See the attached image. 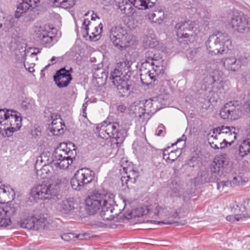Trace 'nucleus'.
Returning <instances> with one entry per match:
<instances>
[{"label": "nucleus", "instance_id": "nucleus-55", "mask_svg": "<svg viewBox=\"0 0 250 250\" xmlns=\"http://www.w3.org/2000/svg\"><path fill=\"white\" fill-rule=\"evenodd\" d=\"M241 180V177L238 176V177H234L232 180L231 181V183H232L233 185H239L240 181Z\"/></svg>", "mask_w": 250, "mask_h": 250}, {"label": "nucleus", "instance_id": "nucleus-48", "mask_svg": "<svg viewBox=\"0 0 250 250\" xmlns=\"http://www.w3.org/2000/svg\"><path fill=\"white\" fill-rule=\"evenodd\" d=\"M246 210H250V199H247L244 202L243 210H241L243 213Z\"/></svg>", "mask_w": 250, "mask_h": 250}, {"label": "nucleus", "instance_id": "nucleus-18", "mask_svg": "<svg viewBox=\"0 0 250 250\" xmlns=\"http://www.w3.org/2000/svg\"><path fill=\"white\" fill-rule=\"evenodd\" d=\"M39 1V0H28V1L22 0V2L17 6V9L15 13V18H19L23 16V14L30 8L33 9L36 7Z\"/></svg>", "mask_w": 250, "mask_h": 250}, {"label": "nucleus", "instance_id": "nucleus-10", "mask_svg": "<svg viewBox=\"0 0 250 250\" xmlns=\"http://www.w3.org/2000/svg\"><path fill=\"white\" fill-rule=\"evenodd\" d=\"M230 24L239 33H246L250 32V17L242 13L233 15Z\"/></svg>", "mask_w": 250, "mask_h": 250}, {"label": "nucleus", "instance_id": "nucleus-51", "mask_svg": "<svg viewBox=\"0 0 250 250\" xmlns=\"http://www.w3.org/2000/svg\"><path fill=\"white\" fill-rule=\"evenodd\" d=\"M168 147L167 149H165L163 152V158L166 161H170V157L169 154Z\"/></svg>", "mask_w": 250, "mask_h": 250}, {"label": "nucleus", "instance_id": "nucleus-36", "mask_svg": "<svg viewBox=\"0 0 250 250\" xmlns=\"http://www.w3.org/2000/svg\"><path fill=\"white\" fill-rule=\"evenodd\" d=\"M224 137H225V139H226L227 141H229V145L230 146L237 138V133L235 132V130H232L230 131V134L228 133Z\"/></svg>", "mask_w": 250, "mask_h": 250}, {"label": "nucleus", "instance_id": "nucleus-60", "mask_svg": "<svg viewBox=\"0 0 250 250\" xmlns=\"http://www.w3.org/2000/svg\"><path fill=\"white\" fill-rule=\"evenodd\" d=\"M24 67L26 70H27L30 72H32L34 71V69L33 66H29L27 67V64L25 63L24 64Z\"/></svg>", "mask_w": 250, "mask_h": 250}, {"label": "nucleus", "instance_id": "nucleus-49", "mask_svg": "<svg viewBox=\"0 0 250 250\" xmlns=\"http://www.w3.org/2000/svg\"><path fill=\"white\" fill-rule=\"evenodd\" d=\"M73 238L74 234L71 233H64L62 236V238L66 241H69Z\"/></svg>", "mask_w": 250, "mask_h": 250}, {"label": "nucleus", "instance_id": "nucleus-7", "mask_svg": "<svg viewBox=\"0 0 250 250\" xmlns=\"http://www.w3.org/2000/svg\"><path fill=\"white\" fill-rule=\"evenodd\" d=\"M119 127V124L116 122L108 124L103 123L99 131V136L105 140L112 138L116 141L114 143L118 145L123 142L126 134L125 130L120 129Z\"/></svg>", "mask_w": 250, "mask_h": 250}, {"label": "nucleus", "instance_id": "nucleus-28", "mask_svg": "<svg viewBox=\"0 0 250 250\" xmlns=\"http://www.w3.org/2000/svg\"><path fill=\"white\" fill-rule=\"evenodd\" d=\"M0 195L2 197H8L14 199L15 196L14 189L10 186H0Z\"/></svg>", "mask_w": 250, "mask_h": 250}, {"label": "nucleus", "instance_id": "nucleus-37", "mask_svg": "<svg viewBox=\"0 0 250 250\" xmlns=\"http://www.w3.org/2000/svg\"><path fill=\"white\" fill-rule=\"evenodd\" d=\"M153 50L154 49H151V50H147L145 54V61L143 64L145 62L146 63H150L152 61V58L155 56V53Z\"/></svg>", "mask_w": 250, "mask_h": 250}, {"label": "nucleus", "instance_id": "nucleus-4", "mask_svg": "<svg viewBox=\"0 0 250 250\" xmlns=\"http://www.w3.org/2000/svg\"><path fill=\"white\" fill-rule=\"evenodd\" d=\"M206 45L209 54L222 55L229 51L231 46V41L226 32L216 31L208 37Z\"/></svg>", "mask_w": 250, "mask_h": 250}, {"label": "nucleus", "instance_id": "nucleus-29", "mask_svg": "<svg viewBox=\"0 0 250 250\" xmlns=\"http://www.w3.org/2000/svg\"><path fill=\"white\" fill-rule=\"evenodd\" d=\"M148 18L154 22L161 23L165 19L164 12L161 10H155V12L148 15Z\"/></svg>", "mask_w": 250, "mask_h": 250}, {"label": "nucleus", "instance_id": "nucleus-31", "mask_svg": "<svg viewBox=\"0 0 250 250\" xmlns=\"http://www.w3.org/2000/svg\"><path fill=\"white\" fill-rule=\"evenodd\" d=\"M239 155L243 157L250 152V143L246 139L239 146Z\"/></svg>", "mask_w": 250, "mask_h": 250}, {"label": "nucleus", "instance_id": "nucleus-27", "mask_svg": "<svg viewBox=\"0 0 250 250\" xmlns=\"http://www.w3.org/2000/svg\"><path fill=\"white\" fill-rule=\"evenodd\" d=\"M216 164L214 166L218 172H220L221 168L226 167L229 164V161L226 157V155H220L217 158L215 159L214 161L211 163V164Z\"/></svg>", "mask_w": 250, "mask_h": 250}, {"label": "nucleus", "instance_id": "nucleus-53", "mask_svg": "<svg viewBox=\"0 0 250 250\" xmlns=\"http://www.w3.org/2000/svg\"><path fill=\"white\" fill-rule=\"evenodd\" d=\"M128 0H115L116 4L118 6L119 8L120 7H123L124 4H126V2Z\"/></svg>", "mask_w": 250, "mask_h": 250}, {"label": "nucleus", "instance_id": "nucleus-63", "mask_svg": "<svg viewBox=\"0 0 250 250\" xmlns=\"http://www.w3.org/2000/svg\"><path fill=\"white\" fill-rule=\"evenodd\" d=\"M209 144L210 145V146L212 148H214V149H218L219 148V146L217 144H214L213 142H212V143L210 142Z\"/></svg>", "mask_w": 250, "mask_h": 250}, {"label": "nucleus", "instance_id": "nucleus-35", "mask_svg": "<svg viewBox=\"0 0 250 250\" xmlns=\"http://www.w3.org/2000/svg\"><path fill=\"white\" fill-rule=\"evenodd\" d=\"M245 214H238L237 213L235 215H228L226 217V219L230 222L238 221L242 220L243 218H245Z\"/></svg>", "mask_w": 250, "mask_h": 250}, {"label": "nucleus", "instance_id": "nucleus-16", "mask_svg": "<svg viewBox=\"0 0 250 250\" xmlns=\"http://www.w3.org/2000/svg\"><path fill=\"white\" fill-rule=\"evenodd\" d=\"M54 38L52 33L45 28H41L37 33V41L46 47H50L53 45Z\"/></svg>", "mask_w": 250, "mask_h": 250}, {"label": "nucleus", "instance_id": "nucleus-45", "mask_svg": "<svg viewBox=\"0 0 250 250\" xmlns=\"http://www.w3.org/2000/svg\"><path fill=\"white\" fill-rule=\"evenodd\" d=\"M165 126L163 125H160L156 130L155 134L157 136L163 135V131L165 129Z\"/></svg>", "mask_w": 250, "mask_h": 250}, {"label": "nucleus", "instance_id": "nucleus-11", "mask_svg": "<svg viewBox=\"0 0 250 250\" xmlns=\"http://www.w3.org/2000/svg\"><path fill=\"white\" fill-rule=\"evenodd\" d=\"M237 101H233L225 104L221 109L220 115L224 119L235 120L240 118L241 110Z\"/></svg>", "mask_w": 250, "mask_h": 250}, {"label": "nucleus", "instance_id": "nucleus-26", "mask_svg": "<svg viewBox=\"0 0 250 250\" xmlns=\"http://www.w3.org/2000/svg\"><path fill=\"white\" fill-rule=\"evenodd\" d=\"M18 209L17 205L10 204L2 207V213L6 218L10 219L11 216L16 213Z\"/></svg>", "mask_w": 250, "mask_h": 250}, {"label": "nucleus", "instance_id": "nucleus-50", "mask_svg": "<svg viewBox=\"0 0 250 250\" xmlns=\"http://www.w3.org/2000/svg\"><path fill=\"white\" fill-rule=\"evenodd\" d=\"M187 221L185 220H182L180 222H163L164 224H176L177 226L180 225L183 226L186 224Z\"/></svg>", "mask_w": 250, "mask_h": 250}, {"label": "nucleus", "instance_id": "nucleus-14", "mask_svg": "<svg viewBox=\"0 0 250 250\" xmlns=\"http://www.w3.org/2000/svg\"><path fill=\"white\" fill-rule=\"evenodd\" d=\"M73 69L70 67L69 69H66L65 67H62L56 71L54 76V80L58 87H66L72 80L71 73Z\"/></svg>", "mask_w": 250, "mask_h": 250}, {"label": "nucleus", "instance_id": "nucleus-42", "mask_svg": "<svg viewBox=\"0 0 250 250\" xmlns=\"http://www.w3.org/2000/svg\"><path fill=\"white\" fill-rule=\"evenodd\" d=\"M138 210L139 212V216L146 215L149 212V210L146 206H144L139 208L138 209Z\"/></svg>", "mask_w": 250, "mask_h": 250}, {"label": "nucleus", "instance_id": "nucleus-40", "mask_svg": "<svg viewBox=\"0 0 250 250\" xmlns=\"http://www.w3.org/2000/svg\"><path fill=\"white\" fill-rule=\"evenodd\" d=\"M161 58V57H160L159 54L155 53V56H154V57L152 58V61L150 62V65L151 66H153L152 67H154L155 69L159 70V71L160 66H159L157 62L159 61Z\"/></svg>", "mask_w": 250, "mask_h": 250}, {"label": "nucleus", "instance_id": "nucleus-59", "mask_svg": "<svg viewBox=\"0 0 250 250\" xmlns=\"http://www.w3.org/2000/svg\"><path fill=\"white\" fill-rule=\"evenodd\" d=\"M87 102H86V103H84V104H83V106H82L83 111V116L85 117H86L85 111H86V109L87 108Z\"/></svg>", "mask_w": 250, "mask_h": 250}, {"label": "nucleus", "instance_id": "nucleus-3", "mask_svg": "<svg viewBox=\"0 0 250 250\" xmlns=\"http://www.w3.org/2000/svg\"><path fill=\"white\" fill-rule=\"evenodd\" d=\"M21 113L13 110L0 109V134L2 137H10L21 126Z\"/></svg>", "mask_w": 250, "mask_h": 250}, {"label": "nucleus", "instance_id": "nucleus-9", "mask_svg": "<svg viewBox=\"0 0 250 250\" xmlns=\"http://www.w3.org/2000/svg\"><path fill=\"white\" fill-rule=\"evenodd\" d=\"M109 37L114 46L120 50L128 47L131 41L126 30L120 26H115L110 29Z\"/></svg>", "mask_w": 250, "mask_h": 250}, {"label": "nucleus", "instance_id": "nucleus-61", "mask_svg": "<svg viewBox=\"0 0 250 250\" xmlns=\"http://www.w3.org/2000/svg\"><path fill=\"white\" fill-rule=\"evenodd\" d=\"M186 139H187L186 136L184 134H183L180 138H179L177 140V141L175 143V144H177L181 141H184L185 142L184 144H185V142H186Z\"/></svg>", "mask_w": 250, "mask_h": 250}, {"label": "nucleus", "instance_id": "nucleus-15", "mask_svg": "<svg viewBox=\"0 0 250 250\" xmlns=\"http://www.w3.org/2000/svg\"><path fill=\"white\" fill-rule=\"evenodd\" d=\"M121 172V173H125V175H123L121 178V182L123 189L128 188L129 184H134L139 177L138 171L134 169L132 166L123 167V171Z\"/></svg>", "mask_w": 250, "mask_h": 250}, {"label": "nucleus", "instance_id": "nucleus-24", "mask_svg": "<svg viewBox=\"0 0 250 250\" xmlns=\"http://www.w3.org/2000/svg\"><path fill=\"white\" fill-rule=\"evenodd\" d=\"M152 103L151 100H146L144 105V107H140L139 108V117L140 118H143L144 120H148L149 118V112L151 111L149 110L152 106Z\"/></svg>", "mask_w": 250, "mask_h": 250}, {"label": "nucleus", "instance_id": "nucleus-39", "mask_svg": "<svg viewBox=\"0 0 250 250\" xmlns=\"http://www.w3.org/2000/svg\"><path fill=\"white\" fill-rule=\"evenodd\" d=\"M93 77L96 79H103L104 77L105 79L107 78L106 74L103 69H100L96 70L93 74Z\"/></svg>", "mask_w": 250, "mask_h": 250}, {"label": "nucleus", "instance_id": "nucleus-41", "mask_svg": "<svg viewBox=\"0 0 250 250\" xmlns=\"http://www.w3.org/2000/svg\"><path fill=\"white\" fill-rule=\"evenodd\" d=\"M221 135H227L228 133H230V131L232 130H235V128L233 126H221Z\"/></svg>", "mask_w": 250, "mask_h": 250}, {"label": "nucleus", "instance_id": "nucleus-1", "mask_svg": "<svg viewBox=\"0 0 250 250\" xmlns=\"http://www.w3.org/2000/svg\"><path fill=\"white\" fill-rule=\"evenodd\" d=\"M113 195L104 191L94 192L85 200V209L90 215L94 214L100 208V215L104 220H112L115 214H113L114 208ZM117 214L116 213L115 215Z\"/></svg>", "mask_w": 250, "mask_h": 250}, {"label": "nucleus", "instance_id": "nucleus-64", "mask_svg": "<svg viewBox=\"0 0 250 250\" xmlns=\"http://www.w3.org/2000/svg\"><path fill=\"white\" fill-rule=\"evenodd\" d=\"M188 165L189 166V167H194V166H195V165L194 164V162L193 161V160H190L188 162Z\"/></svg>", "mask_w": 250, "mask_h": 250}, {"label": "nucleus", "instance_id": "nucleus-25", "mask_svg": "<svg viewBox=\"0 0 250 250\" xmlns=\"http://www.w3.org/2000/svg\"><path fill=\"white\" fill-rule=\"evenodd\" d=\"M58 204L60 205L62 209L66 213L72 211L75 208L73 198L64 199L59 202Z\"/></svg>", "mask_w": 250, "mask_h": 250}, {"label": "nucleus", "instance_id": "nucleus-33", "mask_svg": "<svg viewBox=\"0 0 250 250\" xmlns=\"http://www.w3.org/2000/svg\"><path fill=\"white\" fill-rule=\"evenodd\" d=\"M62 125L64 126H65L64 124H62L61 121L59 120L57 125L50 127V130L55 135L61 134L63 133V128Z\"/></svg>", "mask_w": 250, "mask_h": 250}, {"label": "nucleus", "instance_id": "nucleus-13", "mask_svg": "<svg viewBox=\"0 0 250 250\" xmlns=\"http://www.w3.org/2000/svg\"><path fill=\"white\" fill-rule=\"evenodd\" d=\"M216 164H210L207 167L202 168L200 171V179L202 183L215 182L221 176L216 168L214 167Z\"/></svg>", "mask_w": 250, "mask_h": 250}, {"label": "nucleus", "instance_id": "nucleus-23", "mask_svg": "<svg viewBox=\"0 0 250 250\" xmlns=\"http://www.w3.org/2000/svg\"><path fill=\"white\" fill-rule=\"evenodd\" d=\"M223 65L227 70L233 72L237 71L240 68V64L237 62V59L234 57L226 58L223 61Z\"/></svg>", "mask_w": 250, "mask_h": 250}, {"label": "nucleus", "instance_id": "nucleus-30", "mask_svg": "<svg viewBox=\"0 0 250 250\" xmlns=\"http://www.w3.org/2000/svg\"><path fill=\"white\" fill-rule=\"evenodd\" d=\"M53 4L64 9L70 8L75 4L74 0H51Z\"/></svg>", "mask_w": 250, "mask_h": 250}, {"label": "nucleus", "instance_id": "nucleus-46", "mask_svg": "<svg viewBox=\"0 0 250 250\" xmlns=\"http://www.w3.org/2000/svg\"><path fill=\"white\" fill-rule=\"evenodd\" d=\"M237 62H239L240 67L242 65H245L248 62V60L246 56H240L237 59Z\"/></svg>", "mask_w": 250, "mask_h": 250}, {"label": "nucleus", "instance_id": "nucleus-34", "mask_svg": "<svg viewBox=\"0 0 250 250\" xmlns=\"http://www.w3.org/2000/svg\"><path fill=\"white\" fill-rule=\"evenodd\" d=\"M155 214L162 217H166L169 215L168 208L157 206L155 209Z\"/></svg>", "mask_w": 250, "mask_h": 250}, {"label": "nucleus", "instance_id": "nucleus-32", "mask_svg": "<svg viewBox=\"0 0 250 250\" xmlns=\"http://www.w3.org/2000/svg\"><path fill=\"white\" fill-rule=\"evenodd\" d=\"M208 73L215 83L220 82L219 84L222 86L223 89H224V86H223V82L220 81L222 77V72L218 70L214 69L212 71H209Z\"/></svg>", "mask_w": 250, "mask_h": 250}, {"label": "nucleus", "instance_id": "nucleus-22", "mask_svg": "<svg viewBox=\"0 0 250 250\" xmlns=\"http://www.w3.org/2000/svg\"><path fill=\"white\" fill-rule=\"evenodd\" d=\"M72 155L70 154V155L65 157L63 156L59 160L52 159V162L56 167L65 169L68 167L69 165L72 164L73 157Z\"/></svg>", "mask_w": 250, "mask_h": 250}, {"label": "nucleus", "instance_id": "nucleus-17", "mask_svg": "<svg viewBox=\"0 0 250 250\" xmlns=\"http://www.w3.org/2000/svg\"><path fill=\"white\" fill-rule=\"evenodd\" d=\"M76 153L75 148L73 150H71L70 147H67V144L65 143H61L55 149L52 154V159L59 160L63 156H67L70 154L73 155V152Z\"/></svg>", "mask_w": 250, "mask_h": 250}, {"label": "nucleus", "instance_id": "nucleus-8", "mask_svg": "<svg viewBox=\"0 0 250 250\" xmlns=\"http://www.w3.org/2000/svg\"><path fill=\"white\" fill-rule=\"evenodd\" d=\"M95 177V172L89 168H84L76 171L71 179L70 183L73 189L81 190L92 182Z\"/></svg>", "mask_w": 250, "mask_h": 250}, {"label": "nucleus", "instance_id": "nucleus-54", "mask_svg": "<svg viewBox=\"0 0 250 250\" xmlns=\"http://www.w3.org/2000/svg\"><path fill=\"white\" fill-rule=\"evenodd\" d=\"M31 107V105L28 102L26 101H23L21 103V107L24 109L26 110L29 109Z\"/></svg>", "mask_w": 250, "mask_h": 250}, {"label": "nucleus", "instance_id": "nucleus-19", "mask_svg": "<svg viewBox=\"0 0 250 250\" xmlns=\"http://www.w3.org/2000/svg\"><path fill=\"white\" fill-rule=\"evenodd\" d=\"M90 21L86 19H84L82 25V29H83V36L85 35L89 36L90 40L97 41L100 38V35L102 32L101 29H99L98 27H95L94 31L89 33L88 32L89 27L88 25L90 23Z\"/></svg>", "mask_w": 250, "mask_h": 250}, {"label": "nucleus", "instance_id": "nucleus-56", "mask_svg": "<svg viewBox=\"0 0 250 250\" xmlns=\"http://www.w3.org/2000/svg\"><path fill=\"white\" fill-rule=\"evenodd\" d=\"M227 144H229V142L226 140V139H224L223 141L219 143V148L222 149L225 148L227 146Z\"/></svg>", "mask_w": 250, "mask_h": 250}, {"label": "nucleus", "instance_id": "nucleus-12", "mask_svg": "<svg viewBox=\"0 0 250 250\" xmlns=\"http://www.w3.org/2000/svg\"><path fill=\"white\" fill-rule=\"evenodd\" d=\"M132 4L135 8L140 10L148 9L153 7L155 2L151 0H128L126 4H124L123 7H120L119 9L123 13L129 16L132 15L133 8L131 6Z\"/></svg>", "mask_w": 250, "mask_h": 250}, {"label": "nucleus", "instance_id": "nucleus-57", "mask_svg": "<svg viewBox=\"0 0 250 250\" xmlns=\"http://www.w3.org/2000/svg\"><path fill=\"white\" fill-rule=\"evenodd\" d=\"M221 126H218L216 128H213V129L212 130V132L213 134L216 133V134H218V135H221Z\"/></svg>", "mask_w": 250, "mask_h": 250}, {"label": "nucleus", "instance_id": "nucleus-5", "mask_svg": "<svg viewBox=\"0 0 250 250\" xmlns=\"http://www.w3.org/2000/svg\"><path fill=\"white\" fill-rule=\"evenodd\" d=\"M60 191V186L58 184L42 183L34 187L31 193L35 199L49 200L56 202L61 198Z\"/></svg>", "mask_w": 250, "mask_h": 250}, {"label": "nucleus", "instance_id": "nucleus-43", "mask_svg": "<svg viewBox=\"0 0 250 250\" xmlns=\"http://www.w3.org/2000/svg\"><path fill=\"white\" fill-rule=\"evenodd\" d=\"M204 80L205 83H207L208 85H212L215 83L214 80L209 73L207 75Z\"/></svg>", "mask_w": 250, "mask_h": 250}, {"label": "nucleus", "instance_id": "nucleus-52", "mask_svg": "<svg viewBox=\"0 0 250 250\" xmlns=\"http://www.w3.org/2000/svg\"><path fill=\"white\" fill-rule=\"evenodd\" d=\"M126 109V106L124 104H119L117 107V110L118 112L124 113Z\"/></svg>", "mask_w": 250, "mask_h": 250}, {"label": "nucleus", "instance_id": "nucleus-47", "mask_svg": "<svg viewBox=\"0 0 250 250\" xmlns=\"http://www.w3.org/2000/svg\"><path fill=\"white\" fill-rule=\"evenodd\" d=\"M177 152V150H171L169 152V157H170V161L173 162L175 160L177 159V157L179 155H177L176 153Z\"/></svg>", "mask_w": 250, "mask_h": 250}, {"label": "nucleus", "instance_id": "nucleus-6", "mask_svg": "<svg viewBox=\"0 0 250 250\" xmlns=\"http://www.w3.org/2000/svg\"><path fill=\"white\" fill-rule=\"evenodd\" d=\"M174 29L179 43L181 45L182 43L187 45L193 42L196 36L197 25L195 22L190 21H181L175 25Z\"/></svg>", "mask_w": 250, "mask_h": 250}, {"label": "nucleus", "instance_id": "nucleus-62", "mask_svg": "<svg viewBox=\"0 0 250 250\" xmlns=\"http://www.w3.org/2000/svg\"><path fill=\"white\" fill-rule=\"evenodd\" d=\"M209 20H210V18H209L207 17H204L203 18V20L204 21V24L206 26H208Z\"/></svg>", "mask_w": 250, "mask_h": 250}, {"label": "nucleus", "instance_id": "nucleus-58", "mask_svg": "<svg viewBox=\"0 0 250 250\" xmlns=\"http://www.w3.org/2000/svg\"><path fill=\"white\" fill-rule=\"evenodd\" d=\"M180 194L179 193V189L177 188H175L173 190V192L171 193L172 196H179Z\"/></svg>", "mask_w": 250, "mask_h": 250}, {"label": "nucleus", "instance_id": "nucleus-44", "mask_svg": "<svg viewBox=\"0 0 250 250\" xmlns=\"http://www.w3.org/2000/svg\"><path fill=\"white\" fill-rule=\"evenodd\" d=\"M58 115L55 114H53L51 116V119L52 120L51 123V126H53L54 125H57L58 124V122L59 120H61L60 119V116H59V118H57Z\"/></svg>", "mask_w": 250, "mask_h": 250}, {"label": "nucleus", "instance_id": "nucleus-20", "mask_svg": "<svg viewBox=\"0 0 250 250\" xmlns=\"http://www.w3.org/2000/svg\"><path fill=\"white\" fill-rule=\"evenodd\" d=\"M160 71L152 67L151 70L148 71L145 74L140 75V79L143 84L148 85L151 84L152 81L156 80V77L159 75Z\"/></svg>", "mask_w": 250, "mask_h": 250}, {"label": "nucleus", "instance_id": "nucleus-21", "mask_svg": "<svg viewBox=\"0 0 250 250\" xmlns=\"http://www.w3.org/2000/svg\"><path fill=\"white\" fill-rule=\"evenodd\" d=\"M20 224L22 228L37 230L39 228L40 222L35 217L32 216L21 220Z\"/></svg>", "mask_w": 250, "mask_h": 250}, {"label": "nucleus", "instance_id": "nucleus-2", "mask_svg": "<svg viewBox=\"0 0 250 250\" xmlns=\"http://www.w3.org/2000/svg\"><path fill=\"white\" fill-rule=\"evenodd\" d=\"M129 61L123 60L118 62L114 69L110 72L109 79L116 87L121 97L127 96L133 89L134 82L129 79Z\"/></svg>", "mask_w": 250, "mask_h": 250}, {"label": "nucleus", "instance_id": "nucleus-38", "mask_svg": "<svg viewBox=\"0 0 250 250\" xmlns=\"http://www.w3.org/2000/svg\"><path fill=\"white\" fill-rule=\"evenodd\" d=\"M11 223V220L6 218L4 215L0 216V228L6 227Z\"/></svg>", "mask_w": 250, "mask_h": 250}]
</instances>
